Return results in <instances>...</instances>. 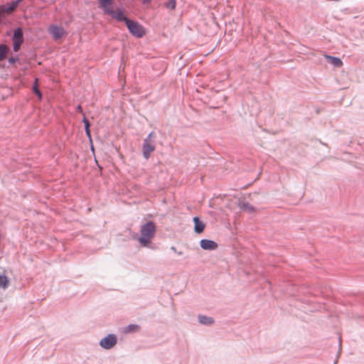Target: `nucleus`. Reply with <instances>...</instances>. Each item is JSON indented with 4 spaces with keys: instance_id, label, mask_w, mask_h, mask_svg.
Here are the masks:
<instances>
[{
    "instance_id": "obj_1",
    "label": "nucleus",
    "mask_w": 364,
    "mask_h": 364,
    "mask_svg": "<svg viewBox=\"0 0 364 364\" xmlns=\"http://www.w3.org/2000/svg\"><path fill=\"white\" fill-rule=\"evenodd\" d=\"M156 226L152 222H149L144 225L141 228V237L139 241L144 246H146L151 239L154 236Z\"/></svg>"
},
{
    "instance_id": "obj_2",
    "label": "nucleus",
    "mask_w": 364,
    "mask_h": 364,
    "mask_svg": "<svg viewBox=\"0 0 364 364\" xmlns=\"http://www.w3.org/2000/svg\"><path fill=\"white\" fill-rule=\"evenodd\" d=\"M129 32L136 38H141L146 34L144 28L139 23L129 20L126 24Z\"/></svg>"
},
{
    "instance_id": "obj_3",
    "label": "nucleus",
    "mask_w": 364,
    "mask_h": 364,
    "mask_svg": "<svg viewBox=\"0 0 364 364\" xmlns=\"http://www.w3.org/2000/svg\"><path fill=\"white\" fill-rule=\"evenodd\" d=\"M117 343V337L114 333H109L106 336L100 339L99 342L100 346L105 350L112 348Z\"/></svg>"
},
{
    "instance_id": "obj_4",
    "label": "nucleus",
    "mask_w": 364,
    "mask_h": 364,
    "mask_svg": "<svg viewBox=\"0 0 364 364\" xmlns=\"http://www.w3.org/2000/svg\"><path fill=\"white\" fill-rule=\"evenodd\" d=\"M48 31L55 40H58L65 36L67 34V32L63 27L55 25H50L48 27Z\"/></svg>"
},
{
    "instance_id": "obj_5",
    "label": "nucleus",
    "mask_w": 364,
    "mask_h": 364,
    "mask_svg": "<svg viewBox=\"0 0 364 364\" xmlns=\"http://www.w3.org/2000/svg\"><path fill=\"white\" fill-rule=\"evenodd\" d=\"M13 41H14V50L16 52L19 50L20 46L23 42V32H22L21 28H17L14 31Z\"/></svg>"
},
{
    "instance_id": "obj_6",
    "label": "nucleus",
    "mask_w": 364,
    "mask_h": 364,
    "mask_svg": "<svg viewBox=\"0 0 364 364\" xmlns=\"http://www.w3.org/2000/svg\"><path fill=\"white\" fill-rule=\"evenodd\" d=\"M18 2H12L9 5L0 6V15L4 18L6 15L11 14L17 7Z\"/></svg>"
},
{
    "instance_id": "obj_7",
    "label": "nucleus",
    "mask_w": 364,
    "mask_h": 364,
    "mask_svg": "<svg viewBox=\"0 0 364 364\" xmlns=\"http://www.w3.org/2000/svg\"><path fill=\"white\" fill-rule=\"evenodd\" d=\"M155 149V145L154 143L149 141V139H146L143 144V154L144 156L147 159H149L151 152Z\"/></svg>"
},
{
    "instance_id": "obj_8",
    "label": "nucleus",
    "mask_w": 364,
    "mask_h": 364,
    "mask_svg": "<svg viewBox=\"0 0 364 364\" xmlns=\"http://www.w3.org/2000/svg\"><path fill=\"white\" fill-rule=\"evenodd\" d=\"M198 320L200 324H202L203 326H211L215 322V320L213 317L203 315V314H198Z\"/></svg>"
},
{
    "instance_id": "obj_9",
    "label": "nucleus",
    "mask_w": 364,
    "mask_h": 364,
    "mask_svg": "<svg viewBox=\"0 0 364 364\" xmlns=\"http://www.w3.org/2000/svg\"><path fill=\"white\" fill-rule=\"evenodd\" d=\"M113 0H99V3L100 7L103 9L105 12L108 14H111L113 13V9L112 8Z\"/></svg>"
},
{
    "instance_id": "obj_10",
    "label": "nucleus",
    "mask_w": 364,
    "mask_h": 364,
    "mask_svg": "<svg viewBox=\"0 0 364 364\" xmlns=\"http://www.w3.org/2000/svg\"><path fill=\"white\" fill-rule=\"evenodd\" d=\"M200 247L204 250H215L218 247V244L213 240H202Z\"/></svg>"
},
{
    "instance_id": "obj_11",
    "label": "nucleus",
    "mask_w": 364,
    "mask_h": 364,
    "mask_svg": "<svg viewBox=\"0 0 364 364\" xmlns=\"http://www.w3.org/2000/svg\"><path fill=\"white\" fill-rule=\"evenodd\" d=\"M194 230L197 233H201L205 229V224L198 217L193 218Z\"/></svg>"
},
{
    "instance_id": "obj_12",
    "label": "nucleus",
    "mask_w": 364,
    "mask_h": 364,
    "mask_svg": "<svg viewBox=\"0 0 364 364\" xmlns=\"http://www.w3.org/2000/svg\"><path fill=\"white\" fill-rule=\"evenodd\" d=\"M113 18H116L117 21H124L125 23H127V21H129L130 19L127 18L126 16H124V12L118 9L117 11H113V13L110 14Z\"/></svg>"
},
{
    "instance_id": "obj_13",
    "label": "nucleus",
    "mask_w": 364,
    "mask_h": 364,
    "mask_svg": "<svg viewBox=\"0 0 364 364\" xmlns=\"http://www.w3.org/2000/svg\"><path fill=\"white\" fill-rule=\"evenodd\" d=\"M325 58L328 60L330 63L334 65L336 68H341L343 65L342 60L337 57H333L331 55H326Z\"/></svg>"
},
{
    "instance_id": "obj_14",
    "label": "nucleus",
    "mask_w": 364,
    "mask_h": 364,
    "mask_svg": "<svg viewBox=\"0 0 364 364\" xmlns=\"http://www.w3.org/2000/svg\"><path fill=\"white\" fill-rule=\"evenodd\" d=\"M10 284V280L9 277L3 274H0V288L2 289H6Z\"/></svg>"
},
{
    "instance_id": "obj_15",
    "label": "nucleus",
    "mask_w": 364,
    "mask_h": 364,
    "mask_svg": "<svg viewBox=\"0 0 364 364\" xmlns=\"http://www.w3.org/2000/svg\"><path fill=\"white\" fill-rule=\"evenodd\" d=\"M140 328V326L137 324L131 323L127 326L124 329V332L125 333H131V332H136L139 331Z\"/></svg>"
},
{
    "instance_id": "obj_16",
    "label": "nucleus",
    "mask_w": 364,
    "mask_h": 364,
    "mask_svg": "<svg viewBox=\"0 0 364 364\" xmlns=\"http://www.w3.org/2000/svg\"><path fill=\"white\" fill-rule=\"evenodd\" d=\"M7 50L8 49L6 46L0 45V60L5 58Z\"/></svg>"
},
{
    "instance_id": "obj_17",
    "label": "nucleus",
    "mask_w": 364,
    "mask_h": 364,
    "mask_svg": "<svg viewBox=\"0 0 364 364\" xmlns=\"http://www.w3.org/2000/svg\"><path fill=\"white\" fill-rule=\"evenodd\" d=\"M33 92L38 96L39 99H41L42 95L38 88V79L37 78L35 80V84L33 85Z\"/></svg>"
},
{
    "instance_id": "obj_18",
    "label": "nucleus",
    "mask_w": 364,
    "mask_h": 364,
    "mask_svg": "<svg viewBox=\"0 0 364 364\" xmlns=\"http://www.w3.org/2000/svg\"><path fill=\"white\" fill-rule=\"evenodd\" d=\"M176 0H168V1H167L166 3V8L173 10L176 8Z\"/></svg>"
},
{
    "instance_id": "obj_19",
    "label": "nucleus",
    "mask_w": 364,
    "mask_h": 364,
    "mask_svg": "<svg viewBox=\"0 0 364 364\" xmlns=\"http://www.w3.org/2000/svg\"><path fill=\"white\" fill-rule=\"evenodd\" d=\"M83 122H84V124H85V129H90V122L88 121V119L84 117L83 118Z\"/></svg>"
},
{
    "instance_id": "obj_20",
    "label": "nucleus",
    "mask_w": 364,
    "mask_h": 364,
    "mask_svg": "<svg viewBox=\"0 0 364 364\" xmlns=\"http://www.w3.org/2000/svg\"><path fill=\"white\" fill-rule=\"evenodd\" d=\"M154 136H155L154 133L151 132L146 139H149V141H151V138L154 137Z\"/></svg>"
},
{
    "instance_id": "obj_21",
    "label": "nucleus",
    "mask_w": 364,
    "mask_h": 364,
    "mask_svg": "<svg viewBox=\"0 0 364 364\" xmlns=\"http://www.w3.org/2000/svg\"><path fill=\"white\" fill-rule=\"evenodd\" d=\"M85 132H86L87 136L90 139H91V134H90V129H85Z\"/></svg>"
},
{
    "instance_id": "obj_22",
    "label": "nucleus",
    "mask_w": 364,
    "mask_h": 364,
    "mask_svg": "<svg viewBox=\"0 0 364 364\" xmlns=\"http://www.w3.org/2000/svg\"><path fill=\"white\" fill-rule=\"evenodd\" d=\"M77 110L81 113H82V109L81 105H78L77 107Z\"/></svg>"
},
{
    "instance_id": "obj_23",
    "label": "nucleus",
    "mask_w": 364,
    "mask_h": 364,
    "mask_svg": "<svg viewBox=\"0 0 364 364\" xmlns=\"http://www.w3.org/2000/svg\"><path fill=\"white\" fill-rule=\"evenodd\" d=\"M151 0H144V4H147L149 2H150Z\"/></svg>"
},
{
    "instance_id": "obj_24",
    "label": "nucleus",
    "mask_w": 364,
    "mask_h": 364,
    "mask_svg": "<svg viewBox=\"0 0 364 364\" xmlns=\"http://www.w3.org/2000/svg\"><path fill=\"white\" fill-rule=\"evenodd\" d=\"M178 252V255H181L182 254V252H181V251H178V252Z\"/></svg>"
}]
</instances>
